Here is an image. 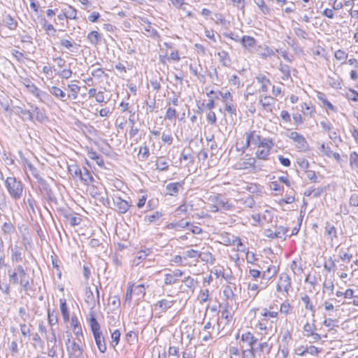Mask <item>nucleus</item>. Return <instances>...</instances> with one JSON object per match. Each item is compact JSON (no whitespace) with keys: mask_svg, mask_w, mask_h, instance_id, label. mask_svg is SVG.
Here are the masks:
<instances>
[{"mask_svg":"<svg viewBox=\"0 0 358 358\" xmlns=\"http://www.w3.org/2000/svg\"><path fill=\"white\" fill-rule=\"evenodd\" d=\"M5 186L10 196L15 200L21 198L23 193V185L15 177H8L5 180Z\"/></svg>","mask_w":358,"mask_h":358,"instance_id":"nucleus-1","label":"nucleus"},{"mask_svg":"<svg viewBox=\"0 0 358 358\" xmlns=\"http://www.w3.org/2000/svg\"><path fill=\"white\" fill-rule=\"evenodd\" d=\"M274 143L271 138H264L260 147H257L255 156L259 159L267 160L273 147Z\"/></svg>","mask_w":358,"mask_h":358,"instance_id":"nucleus-2","label":"nucleus"},{"mask_svg":"<svg viewBox=\"0 0 358 358\" xmlns=\"http://www.w3.org/2000/svg\"><path fill=\"white\" fill-rule=\"evenodd\" d=\"M22 83L34 96L38 98L41 101H43V99L48 96L46 92L41 91L34 83L29 79L25 78L23 80Z\"/></svg>","mask_w":358,"mask_h":358,"instance_id":"nucleus-3","label":"nucleus"},{"mask_svg":"<svg viewBox=\"0 0 358 358\" xmlns=\"http://www.w3.org/2000/svg\"><path fill=\"white\" fill-rule=\"evenodd\" d=\"M71 334L68 335L66 341V349L70 358H83V350L80 346L75 341L71 343Z\"/></svg>","mask_w":358,"mask_h":358,"instance_id":"nucleus-4","label":"nucleus"},{"mask_svg":"<svg viewBox=\"0 0 358 358\" xmlns=\"http://www.w3.org/2000/svg\"><path fill=\"white\" fill-rule=\"evenodd\" d=\"M245 148H249L250 145H255V147H260L262 139L259 133L255 130H251L245 132Z\"/></svg>","mask_w":358,"mask_h":358,"instance_id":"nucleus-5","label":"nucleus"},{"mask_svg":"<svg viewBox=\"0 0 358 358\" xmlns=\"http://www.w3.org/2000/svg\"><path fill=\"white\" fill-rule=\"evenodd\" d=\"M288 137L296 143L297 149L301 151L307 150L308 144L303 136L296 131H292Z\"/></svg>","mask_w":358,"mask_h":358,"instance_id":"nucleus-6","label":"nucleus"},{"mask_svg":"<svg viewBox=\"0 0 358 358\" xmlns=\"http://www.w3.org/2000/svg\"><path fill=\"white\" fill-rule=\"evenodd\" d=\"M15 271L17 273L18 276L20 277V285L22 286L24 291H27L30 286L28 275L26 273L25 269L22 265L19 264L17 266Z\"/></svg>","mask_w":358,"mask_h":358,"instance_id":"nucleus-7","label":"nucleus"},{"mask_svg":"<svg viewBox=\"0 0 358 358\" xmlns=\"http://www.w3.org/2000/svg\"><path fill=\"white\" fill-rule=\"evenodd\" d=\"M291 288V279L285 273L281 274L277 286V290L280 292L288 293Z\"/></svg>","mask_w":358,"mask_h":358,"instance_id":"nucleus-8","label":"nucleus"},{"mask_svg":"<svg viewBox=\"0 0 358 358\" xmlns=\"http://www.w3.org/2000/svg\"><path fill=\"white\" fill-rule=\"evenodd\" d=\"M241 341L244 343H246L248 345V346L250 347V348L248 349V353L254 357L255 352L254 345L256 343L257 339L254 336V335L251 332L247 331L241 335Z\"/></svg>","mask_w":358,"mask_h":358,"instance_id":"nucleus-9","label":"nucleus"},{"mask_svg":"<svg viewBox=\"0 0 358 358\" xmlns=\"http://www.w3.org/2000/svg\"><path fill=\"white\" fill-rule=\"evenodd\" d=\"M114 205L116 210L121 214L127 212L130 207V204L126 200L122 199L120 197H115L113 199Z\"/></svg>","mask_w":358,"mask_h":358,"instance_id":"nucleus-10","label":"nucleus"},{"mask_svg":"<svg viewBox=\"0 0 358 358\" xmlns=\"http://www.w3.org/2000/svg\"><path fill=\"white\" fill-rule=\"evenodd\" d=\"M90 325L94 339L103 337L100 325L92 313H91V317L90 318Z\"/></svg>","mask_w":358,"mask_h":358,"instance_id":"nucleus-11","label":"nucleus"},{"mask_svg":"<svg viewBox=\"0 0 358 358\" xmlns=\"http://www.w3.org/2000/svg\"><path fill=\"white\" fill-rule=\"evenodd\" d=\"M257 51L258 55L261 57H262L264 59H266L268 57H271V56L275 55V52H278L279 50L278 49L273 50L268 45H259L257 48Z\"/></svg>","mask_w":358,"mask_h":358,"instance_id":"nucleus-12","label":"nucleus"},{"mask_svg":"<svg viewBox=\"0 0 358 358\" xmlns=\"http://www.w3.org/2000/svg\"><path fill=\"white\" fill-rule=\"evenodd\" d=\"M256 160L253 157H249L246 159H241L240 161L236 162L234 165L236 169H247L251 167H254Z\"/></svg>","mask_w":358,"mask_h":358,"instance_id":"nucleus-13","label":"nucleus"},{"mask_svg":"<svg viewBox=\"0 0 358 358\" xmlns=\"http://www.w3.org/2000/svg\"><path fill=\"white\" fill-rule=\"evenodd\" d=\"M183 272L180 269H176L171 273H166L164 275V283L166 285H173L177 281V278L182 276Z\"/></svg>","mask_w":358,"mask_h":358,"instance_id":"nucleus-14","label":"nucleus"},{"mask_svg":"<svg viewBox=\"0 0 358 358\" xmlns=\"http://www.w3.org/2000/svg\"><path fill=\"white\" fill-rule=\"evenodd\" d=\"M220 308H221V318L225 320V324H227L233 317V314L229 310V304L228 302L222 303L220 305Z\"/></svg>","mask_w":358,"mask_h":358,"instance_id":"nucleus-15","label":"nucleus"},{"mask_svg":"<svg viewBox=\"0 0 358 358\" xmlns=\"http://www.w3.org/2000/svg\"><path fill=\"white\" fill-rule=\"evenodd\" d=\"M60 45L69 50V52H76L79 45L76 43L72 38H62L59 41Z\"/></svg>","mask_w":358,"mask_h":358,"instance_id":"nucleus-16","label":"nucleus"},{"mask_svg":"<svg viewBox=\"0 0 358 358\" xmlns=\"http://www.w3.org/2000/svg\"><path fill=\"white\" fill-rule=\"evenodd\" d=\"M9 249L11 252L10 259L12 262L18 263L22 261L23 255L22 252V249L18 247L17 245L13 246L10 245Z\"/></svg>","mask_w":358,"mask_h":358,"instance_id":"nucleus-17","label":"nucleus"},{"mask_svg":"<svg viewBox=\"0 0 358 358\" xmlns=\"http://www.w3.org/2000/svg\"><path fill=\"white\" fill-rule=\"evenodd\" d=\"M50 92L61 101L65 102L68 100L67 94L58 87H51Z\"/></svg>","mask_w":358,"mask_h":358,"instance_id":"nucleus-18","label":"nucleus"},{"mask_svg":"<svg viewBox=\"0 0 358 358\" xmlns=\"http://www.w3.org/2000/svg\"><path fill=\"white\" fill-rule=\"evenodd\" d=\"M183 184V182L169 183L166 187L168 194L171 196L176 195L179 192L180 189H182Z\"/></svg>","mask_w":358,"mask_h":358,"instance_id":"nucleus-19","label":"nucleus"},{"mask_svg":"<svg viewBox=\"0 0 358 358\" xmlns=\"http://www.w3.org/2000/svg\"><path fill=\"white\" fill-rule=\"evenodd\" d=\"M151 253H152L151 248H145L144 249L139 250L136 253V257L134 259V264L136 266L138 265L142 260L145 259L146 257H148Z\"/></svg>","mask_w":358,"mask_h":358,"instance_id":"nucleus-20","label":"nucleus"},{"mask_svg":"<svg viewBox=\"0 0 358 358\" xmlns=\"http://www.w3.org/2000/svg\"><path fill=\"white\" fill-rule=\"evenodd\" d=\"M240 43L242 44L244 48L248 50L254 48L256 45L255 39L250 36H243L242 38H241Z\"/></svg>","mask_w":358,"mask_h":358,"instance_id":"nucleus-21","label":"nucleus"},{"mask_svg":"<svg viewBox=\"0 0 358 358\" xmlns=\"http://www.w3.org/2000/svg\"><path fill=\"white\" fill-rule=\"evenodd\" d=\"M275 100L273 97L266 96L259 100V103L262 105L264 110L271 112L272 106L274 104Z\"/></svg>","mask_w":358,"mask_h":358,"instance_id":"nucleus-22","label":"nucleus"},{"mask_svg":"<svg viewBox=\"0 0 358 358\" xmlns=\"http://www.w3.org/2000/svg\"><path fill=\"white\" fill-rule=\"evenodd\" d=\"M255 79L261 85L260 91L266 92L268 90V85L271 84L270 80L264 75H259Z\"/></svg>","mask_w":358,"mask_h":358,"instance_id":"nucleus-23","label":"nucleus"},{"mask_svg":"<svg viewBox=\"0 0 358 358\" xmlns=\"http://www.w3.org/2000/svg\"><path fill=\"white\" fill-rule=\"evenodd\" d=\"M213 201L217 202V204L225 210H232L235 206L229 200L220 199L218 196H215Z\"/></svg>","mask_w":358,"mask_h":358,"instance_id":"nucleus-24","label":"nucleus"},{"mask_svg":"<svg viewBox=\"0 0 358 358\" xmlns=\"http://www.w3.org/2000/svg\"><path fill=\"white\" fill-rule=\"evenodd\" d=\"M174 302V301L163 299L155 304V308H159L161 312L164 313L173 305Z\"/></svg>","mask_w":358,"mask_h":358,"instance_id":"nucleus-25","label":"nucleus"},{"mask_svg":"<svg viewBox=\"0 0 358 358\" xmlns=\"http://www.w3.org/2000/svg\"><path fill=\"white\" fill-rule=\"evenodd\" d=\"M277 273V269L275 266H269L266 271H264L262 273V280L263 282H268L271 278L275 275Z\"/></svg>","mask_w":358,"mask_h":358,"instance_id":"nucleus-26","label":"nucleus"},{"mask_svg":"<svg viewBox=\"0 0 358 358\" xmlns=\"http://www.w3.org/2000/svg\"><path fill=\"white\" fill-rule=\"evenodd\" d=\"M156 169L159 171H165L169 169V162L164 157H157L155 162Z\"/></svg>","mask_w":358,"mask_h":358,"instance_id":"nucleus-27","label":"nucleus"},{"mask_svg":"<svg viewBox=\"0 0 358 358\" xmlns=\"http://www.w3.org/2000/svg\"><path fill=\"white\" fill-rule=\"evenodd\" d=\"M85 301L89 306L92 307V308L94 307L96 300L94 299L92 291L89 287H86L85 289Z\"/></svg>","mask_w":358,"mask_h":358,"instance_id":"nucleus-28","label":"nucleus"},{"mask_svg":"<svg viewBox=\"0 0 358 358\" xmlns=\"http://www.w3.org/2000/svg\"><path fill=\"white\" fill-rule=\"evenodd\" d=\"M236 201L237 203H240L248 208H252L255 205L253 197L250 195H247L239 199H236Z\"/></svg>","mask_w":358,"mask_h":358,"instance_id":"nucleus-29","label":"nucleus"},{"mask_svg":"<svg viewBox=\"0 0 358 358\" xmlns=\"http://www.w3.org/2000/svg\"><path fill=\"white\" fill-rule=\"evenodd\" d=\"M220 62L224 66H229L231 65V59L229 55L226 51H221L217 53Z\"/></svg>","mask_w":358,"mask_h":358,"instance_id":"nucleus-30","label":"nucleus"},{"mask_svg":"<svg viewBox=\"0 0 358 358\" xmlns=\"http://www.w3.org/2000/svg\"><path fill=\"white\" fill-rule=\"evenodd\" d=\"M68 88L71 92L67 94V96H67L68 99H77L80 87L76 84H69Z\"/></svg>","mask_w":358,"mask_h":358,"instance_id":"nucleus-31","label":"nucleus"},{"mask_svg":"<svg viewBox=\"0 0 358 358\" xmlns=\"http://www.w3.org/2000/svg\"><path fill=\"white\" fill-rule=\"evenodd\" d=\"M87 40L92 45H97L101 41V35L96 31H92L87 35Z\"/></svg>","mask_w":358,"mask_h":358,"instance_id":"nucleus-32","label":"nucleus"},{"mask_svg":"<svg viewBox=\"0 0 358 358\" xmlns=\"http://www.w3.org/2000/svg\"><path fill=\"white\" fill-rule=\"evenodd\" d=\"M142 31L148 37H151L153 38L156 37H159V35L158 34L157 30L151 26L150 23H148L146 25H145L143 30H142Z\"/></svg>","mask_w":358,"mask_h":358,"instance_id":"nucleus-33","label":"nucleus"},{"mask_svg":"<svg viewBox=\"0 0 358 358\" xmlns=\"http://www.w3.org/2000/svg\"><path fill=\"white\" fill-rule=\"evenodd\" d=\"M3 22L10 30H15L17 26V21L10 15H6Z\"/></svg>","mask_w":358,"mask_h":358,"instance_id":"nucleus-34","label":"nucleus"},{"mask_svg":"<svg viewBox=\"0 0 358 358\" xmlns=\"http://www.w3.org/2000/svg\"><path fill=\"white\" fill-rule=\"evenodd\" d=\"M278 69L283 74V76L282 77L283 80H287L288 79L291 78L290 67L288 65L283 64L280 62L278 66Z\"/></svg>","mask_w":358,"mask_h":358,"instance_id":"nucleus-35","label":"nucleus"},{"mask_svg":"<svg viewBox=\"0 0 358 358\" xmlns=\"http://www.w3.org/2000/svg\"><path fill=\"white\" fill-rule=\"evenodd\" d=\"M266 287V282H263L261 280L260 283L257 282H249L248 289L250 291H255L258 292L259 290H263Z\"/></svg>","mask_w":358,"mask_h":358,"instance_id":"nucleus-36","label":"nucleus"},{"mask_svg":"<svg viewBox=\"0 0 358 358\" xmlns=\"http://www.w3.org/2000/svg\"><path fill=\"white\" fill-rule=\"evenodd\" d=\"M134 294L137 296V300L143 298L145 294V286L143 284L133 287Z\"/></svg>","mask_w":358,"mask_h":358,"instance_id":"nucleus-37","label":"nucleus"},{"mask_svg":"<svg viewBox=\"0 0 358 358\" xmlns=\"http://www.w3.org/2000/svg\"><path fill=\"white\" fill-rule=\"evenodd\" d=\"M62 11H64L66 15V19L76 20L77 19V10L71 6H67L62 8Z\"/></svg>","mask_w":358,"mask_h":358,"instance_id":"nucleus-38","label":"nucleus"},{"mask_svg":"<svg viewBox=\"0 0 358 358\" xmlns=\"http://www.w3.org/2000/svg\"><path fill=\"white\" fill-rule=\"evenodd\" d=\"M79 178L81 180H83L87 185L90 184V182H92L93 181L92 176L91 175L90 172L86 168H83Z\"/></svg>","mask_w":358,"mask_h":358,"instance_id":"nucleus-39","label":"nucleus"},{"mask_svg":"<svg viewBox=\"0 0 358 358\" xmlns=\"http://www.w3.org/2000/svg\"><path fill=\"white\" fill-rule=\"evenodd\" d=\"M60 310L64 322L69 320V313L65 299H60Z\"/></svg>","mask_w":358,"mask_h":358,"instance_id":"nucleus-40","label":"nucleus"},{"mask_svg":"<svg viewBox=\"0 0 358 358\" xmlns=\"http://www.w3.org/2000/svg\"><path fill=\"white\" fill-rule=\"evenodd\" d=\"M199 258L201 259L202 262H204L206 263L213 264L215 261V258L213 257L210 252H200Z\"/></svg>","mask_w":358,"mask_h":358,"instance_id":"nucleus-41","label":"nucleus"},{"mask_svg":"<svg viewBox=\"0 0 358 358\" xmlns=\"http://www.w3.org/2000/svg\"><path fill=\"white\" fill-rule=\"evenodd\" d=\"M350 166L353 170H358V154L356 152H352L350 155Z\"/></svg>","mask_w":358,"mask_h":358,"instance_id":"nucleus-42","label":"nucleus"},{"mask_svg":"<svg viewBox=\"0 0 358 358\" xmlns=\"http://www.w3.org/2000/svg\"><path fill=\"white\" fill-rule=\"evenodd\" d=\"M162 216V213L159 211L154 212L152 215H148L145 217L144 220L148 223H152L159 220Z\"/></svg>","mask_w":358,"mask_h":358,"instance_id":"nucleus-43","label":"nucleus"},{"mask_svg":"<svg viewBox=\"0 0 358 358\" xmlns=\"http://www.w3.org/2000/svg\"><path fill=\"white\" fill-rule=\"evenodd\" d=\"M134 284L133 283H129L127 292L125 294V300L124 303H128L129 305L131 304V300H132V295L134 294V290H133Z\"/></svg>","mask_w":358,"mask_h":358,"instance_id":"nucleus-44","label":"nucleus"},{"mask_svg":"<svg viewBox=\"0 0 358 358\" xmlns=\"http://www.w3.org/2000/svg\"><path fill=\"white\" fill-rule=\"evenodd\" d=\"M193 204L189 202H185L183 204L180 205L178 208L177 211L180 213H188L194 210Z\"/></svg>","mask_w":358,"mask_h":358,"instance_id":"nucleus-45","label":"nucleus"},{"mask_svg":"<svg viewBox=\"0 0 358 358\" xmlns=\"http://www.w3.org/2000/svg\"><path fill=\"white\" fill-rule=\"evenodd\" d=\"M218 94L221 96L222 101L224 104H227L228 103L233 101L232 95L230 93V92H229V91H227L225 92H218Z\"/></svg>","mask_w":358,"mask_h":358,"instance_id":"nucleus-46","label":"nucleus"},{"mask_svg":"<svg viewBox=\"0 0 358 358\" xmlns=\"http://www.w3.org/2000/svg\"><path fill=\"white\" fill-rule=\"evenodd\" d=\"M48 323L51 326L56 324L58 322L57 316L55 313V311L51 310L50 308H48Z\"/></svg>","mask_w":358,"mask_h":358,"instance_id":"nucleus-47","label":"nucleus"},{"mask_svg":"<svg viewBox=\"0 0 358 358\" xmlns=\"http://www.w3.org/2000/svg\"><path fill=\"white\" fill-rule=\"evenodd\" d=\"M256 4L260 9V10L265 15L269 14L271 12V9L268 7L264 0H257L255 1Z\"/></svg>","mask_w":358,"mask_h":358,"instance_id":"nucleus-48","label":"nucleus"},{"mask_svg":"<svg viewBox=\"0 0 358 358\" xmlns=\"http://www.w3.org/2000/svg\"><path fill=\"white\" fill-rule=\"evenodd\" d=\"M94 340H95V342L98 347L99 350L101 353H104L106 350V345L103 336L99 338H96Z\"/></svg>","mask_w":358,"mask_h":358,"instance_id":"nucleus-49","label":"nucleus"},{"mask_svg":"<svg viewBox=\"0 0 358 358\" xmlns=\"http://www.w3.org/2000/svg\"><path fill=\"white\" fill-rule=\"evenodd\" d=\"M15 227L10 222H4L1 228L2 231L4 234H11L13 231Z\"/></svg>","mask_w":358,"mask_h":358,"instance_id":"nucleus-50","label":"nucleus"},{"mask_svg":"<svg viewBox=\"0 0 358 358\" xmlns=\"http://www.w3.org/2000/svg\"><path fill=\"white\" fill-rule=\"evenodd\" d=\"M223 294L227 300L232 299L234 294L232 287L230 285H226L223 289Z\"/></svg>","mask_w":358,"mask_h":358,"instance_id":"nucleus-51","label":"nucleus"},{"mask_svg":"<svg viewBox=\"0 0 358 358\" xmlns=\"http://www.w3.org/2000/svg\"><path fill=\"white\" fill-rule=\"evenodd\" d=\"M82 171L83 170L77 165H71L69 166V171L73 177H80Z\"/></svg>","mask_w":358,"mask_h":358,"instance_id":"nucleus-52","label":"nucleus"},{"mask_svg":"<svg viewBox=\"0 0 358 358\" xmlns=\"http://www.w3.org/2000/svg\"><path fill=\"white\" fill-rule=\"evenodd\" d=\"M183 282L188 288L194 289L196 285L197 282L192 277L187 276L183 280Z\"/></svg>","mask_w":358,"mask_h":358,"instance_id":"nucleus-53","label":"nucleus"},{"mask_svg":"<svg viewBox=\"0 0 358 358\" xmlns=\"http://www.w3.org/2000/svg\"><path fill=\"white\" fill-rule=\"evenodd\" d=\"M9 281L12 284H20V277L16 271H8Z\"/></svg>","mask_w":358,"mask_h":358,"instance_id":"nucleus-54","label":"nucleus"},{"mask_svg":"<svg viewBox=\"0 0 358 358\" xmlns=\"http://www.w3.org/2000/svg\"><path fill=\"white\" fill-rule=\"evenodd\" d=\"M325 229H326L327 234L329 236H331V240L333 239V238L337 237V231H336V229L334 226L327 224L325 227Z\"/></svg>","mask_w":358,"mask_h":358,"instance_id":"nucleus-55","label":"nucleus"},{"mask_svg":"<svg viewBox=\"0 0 358 358\" xmlns=\"http://www.w3.org/2000/svg\"><path fill=\"white\" fill-rule=\"evenodd\" d=\"M297 164L300 169L304 171H307V169L309 168V162L306 158H298Z\"/></svg>","mask_w":358,"mask_h":358,"instance_id":"nucleus-56","label":"nucleus"},{"mask_svg":"<svg viewBox=\"0 0 358 358\" xmlns=\"http://www.w3.org/2000/svg\"><path fill=\"white\" fill-rule=\"evenodd\" d=\"M301 301L305 304L306 309L313 311V306L310 302V297L307 294H305L303 296L301 297Z\"/></svg>","mask_w":358,"mask_h":358,"instance_id":"nucleus-57","label":"nucleus"},{"mask_svg":"<svg viewBox=\"0 0 358 358\" xmlns=\"http://www.w3.org/2000/svg\"><path fill=\"white\" fill-rule=\"evenodd\" d=\"M291 310V306L289 302L285 301L283 302L280 308V312L284 315L289 314Z\"/></svg>","mask_w":358,"mask_h":358,"instance_id":"nucleus-58","label":"nucleus"},{"mask_svg":"<svg viewBox=\"0 0 358 358\" xmlns=\"http://www.w3.org/2000/svg\"><path fill=\"white\" fill-rule=\"evenodd\" d=\"M288 231V229L283 227H278L275 229L277 234V238H285L286 234Z\"/></svg>","mask_w":358,"mask_h":358,"instance_id":"nucleus-59","label":"nucleus"},{"mask_svg":"<svg viewBox=\"0 0 358 358\" xmlns=\"http://www.w3.org/2000/svg\"><path fill=\"white\" fill-rule=\"evenodd\" d=\"M57 75L64 79H69L72 76V71L70 69H65L57 73Z\"/></svg>","mask_w":358,"mask_h":358,"instance_id":"nucleus-60","label":"nucleus"},{"mask_svg":"<svg viewBox=\"0 0 358 358\" xmlns=\"http://www.w3.org/2000/svg\"><path fill=\"white\" fill-rule=\"evenodd\" d=\"M67 220L71 226L72 227L78 225L81 222V219L80 217L74 216L73 215H70L69 216H68Z\"/></svg>","mask_w":358,"mask_h":358,"instance_id":"nucleus-61","label":"nucleus"},{"mask_svg":"<svg viewBox=\"0 0 358 358\" xmlns=\"http://www.w3.org/2000/svg\"><path fill=\"white\" fill-rule=\"evenodd\" d=\"M315 329V327L314 324H310L306 322L303 327V331L306 333V336H310V334L313 333V331Z\"/></svg>","mask_w":358,"mask_h":358,"instance_id":"nucleus-62","label":"nucleus"},{"mask_svg":"<svg viewBox=\"0 0 358 358\" xmlns=\"http://www.w3.org/2000/svg\"><path fill=\"white\" fill-rule=\"evenodd\" d=\"M346 97L349 100L358 101V92L354 90H350L348 92H346Z\"/></svg>","mask_w":358,"mask_h":358,"instance_id":"nucleus-63","label":"nucleus"},{"mask_svg":"<svg viewBox=\"0 0 358 358\" xmlns=\"http://www.w3.org/2000/svg\"><path fill=\"white\" fill-rule=\"evenodd\" d=\"M348 53H346L344 50H338L334 53V57L337 60H343L348 58Z\"/></svg>","mask_w":358,"mask_h":358,"instance_id":"nucleus-64","label":"nucleus"}]
</instances>
